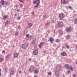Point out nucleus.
<instances>
[{"instance_id": "nucleus-51", "label": "nucleus", "mask_w": 77, "mask_h": 77, "mask_svg": "<svg viewBox=\"0 0 77 77\" xmlns=\"http://www.w3.org/2000/svg\"><path fill=\"white\" fill-rule=\"evenodd\" d=\"M18 28L19 29H20V28H21V27H20V26H18Z\"/></svg>"}, {"instance_id": "nucleus-29", "label": "nucleus", "mask_w": 77, "mask_h": 77, "mask_svg": "<svg viewBox=\"0 0 77 77\" xmlns=\"http://www.w3.org/2000/svg\"><path fill=\"white\" fill-rule=\"evenodd\" d=\"M48 75H51V72H49L48 73Z\"/></svg>"}, {"instance_id": "nucleus-46", "label": "nucleus", "mask_w": 77, "mask_h": 77, "mask_svg": "<svg viewBox=\"0 0 77 77\" xmlns=\"http://www.w3.org/2000/svg\"><path fill=\"white\" fill-rule=\"evenodd\" d=\"M70 72V71H69V70H68L67 71V73H69Z\"/></svg>"}, {"instance_id": "nucleus-15", "label": "nucleus", "mask_w": 77, "mask_h": 77, "mask_svg": "<svg viewBox=\"0 0 77 77\" xmlns=\"http://www.w3.org/2000/svg\"><path fill=\"white\" fill-rule=\"evenodd\" d=\"M18 56V53H15L14 54V58H16Z\"/></svg>"}, {"instance_id": "nucleus-28", "label": "nucleus", "mask_w": 77, "mask_h": 77, "mask_svg": "<svg viewBox=\"0 0 77 77\" xmlns=\"http://www.w3.org/2000/svg\"><path fill=\"white\" fill-rule=\"evenodd\" d=\"M3 60V59L1 58H0V62H2V61Z\"/></svg>"}, {"instance_id": "nucleus-7", "label": "nucleus", "mask_w": 77, "mask_h": 77, "mask_svg": "<svg viewBox=\"0 0 77 77\" xmlns=\"http://www.w3.org/2000/svg\"><path fill=\"white\" fill-rule=\"evenodd\" d=\"M56 71H60V66H57L56 68Z\"/></svg>"}, {"instance_id": "nucleus-21", "label": "nucleus", "mask_w": 77, "mask_h": 77, "mask_svg": "<svg viewBox=\"0 0 77 77\" xmlns=\"http://www.w3.org/2000/svg\"><path fill=\"white\" fill-rule=\"evenodd\" d=\"M37 1H38V2H39V1H40L39 0H35L33 2V4H34V5H35V4H36V3H37Z\"/></svg>"}, {"instance_id": "nucleus-14", "label": "nucleus", "mask_w": 77, "mask_h": 77, "mask_svg": "<svg viewBox=\"0 0 77 77\" xmlns=\"http://www.w3.org/2000/svg\"><path fill=\"white\" fill-rule=\"evenodd\" d=\"M55 74L56 76H59V72H58V71H57L55 72Z\"/></svg>"}, {"instance_id": "nucleus-45", "label": "nucleus", "mask_w": 77, "mask_h": 77, "mask_svg": "<svg viewBox=\"0 0 77 77\" xmlns=\"http://www.w3.org/2000/svg\"><path fill=\"white\" fill-rule=\"evenodd\" d=\"M9 55H7V58H9Z\"/></svg>"}, {"instance_id": "nucleus-32", "label": "nucleus", "mask_w": 77, "mask_h": 77, "mask_svg": "<svg viewBox=\"0 0 77 77\" xmlns=\"http://www.w3.org/2000/svg\"><path fill=\"white\" fill-rule=\"evenodd\" d=\"M17 20H20L21 19V17H20V16H19L18 17H17Z\"/></svg>"}, {"instance_id": "nucleus-3", "label": "nucleus", "mask_w": 77, "mask_h": 77, "mask_svg": "<svg viewBox=\"0 0 77 77\" xmlns=\"http://www.w3.org/2000/svg\"><path fill=\"white\" fill-rule=\"evenodd\" d=\"M28 47V44L26 43H24L22 45V48L23 49H26Z\"/></svg>"}, {"instance_id": "nucleus-61", "label": "nucleus", "mask_w": 77, "mask_h": 77, "mask_svg": "<svg viewBox=\"0 0 77 77\" xmlns=\"http://www.w3.org/2000/svg\"><path fill=\"white\" fill-rule=\"evenodd\" d=\"M5 71H6V69H5Z\"/></svg>"}, {"instance_id": "nucleus-60", "label": "nucleus", "mask_w": 77, "mask_h": 77, "mask_svg": "<svg viewBox=\"0 0 77 77\" xmlns=\"http://www.w3.org/2000/svg\"><path fill=\"white\" fill-rule=\"evenodd\" d=\"M62 48H63V47H62Z\"/></svg>"}, {"instance_id": "nucleus-11", "label": "nucleus", "mask_w": 77, "mask_h": 77, "mask_svg": "<svg viewBox=\"0 0 77 77\" xmlns=\"http://www.w3.org/2000/svg\"><path fill=\"white\" fill-rule=\"evenodd\" d=\"M59 35L60 36H62L63 35V31L62 30H59Z\"/></svg>"}, {"instance_id": "nucleus-55", "label": "nucleus", "mask_w": 77, "mask_h": 77, "mask_svg": "<svg viewBox=\"0 0 77 77\" xmlns=\"http://www.w3.org/2000/svg\"><path fill=\"white\" fill-rule=\"evenodd\" d=\"M14 16H17V14H14Z\"/></svg>"}, {"instance_id": "nucleus-34", "label": "nucleus", "mask_w": 77, "mask_h": 77, "mask_svg": "<svg viewBox=\"0 0 77 77\" xmlns=\"http://www.w3.org/2000/svg\"><path fill=\"white\" fill-rule=\"evenodd\" d=\"M26 38H29V34H27L26 35Z\"/></svg>"}, {"instance_id": "nucleus-47", "label": "nucleus", "mask_w": 77, "mask_h": 77, "mask_svg": "<svg viewBox=\"0 0 77 77\" xmlns=\"http://www.w3.org/2000/svg\"><path fill=\"white\" fill-rule=\"evenodd\" d=\"M32 14V15H34V12H32L31 13Z\"/></svg>"}, {"instance_id": "nucleus-36", "label": "nucleus", "mask_w": 77, "mask_h": 77, "mask_svg": "<svg viewBox=\"0 0 77 77\" xmlns=\"http://www.w3.org/2000/svg\"><path fill=\"white\" fill-rule=\"evenodd\" d=\"M34 48H37V45L35 44L34 46Z\"/></svg>"}, {"instance_id": "nucleus-44", "label": "nucleus", "mask_w": 77, "mask_h": 77, "mask_svg": "<svg viewBox=\"0 0 77 77\" xmlns=\"http://www.w3.org/2000/svg\"><path fill=\"white\" fill-rule=\"evenodd\" d=\"M46 17V15H44L43 16V18H44L45 17Z\"/></svg>"}, {"instance_id": "nucleus-19", "label": "nucleus", "mask_w": 77, "mask_h": 77, "mask_svg": "<svg viewBox=\"0 0 77 77\" xmlns=\"http://www.w3.org/2000/svg\"><path fill=\"white\" fill-rule=\"evenodd\" d=\"M32 23H30L28 24V26L29 28H30V27H32Z\"/></svg>"}, {"instance_id": "nucleus-37", "label": "nucleus", "mask_w": 77, "mask_h": 77, "mask_svg": "<svg viewBox=\"0 0 77 77\" xmlns=\"http://www.w3.org/2000/svg\"><path fill=\"white\" fill-rule=\"evenodd\" d=\"M8 2H6L5 3V5H8Z\"/></svg>"}, {"instance_id": "nucleus-49", "label": "nucleus", "mask_w": 77, "mask_h": 77, "mask_svg": "<svg viewBox=\"0 0 77 77\" xmlns=\"http://www.w3.org/2000/svg\"><path fill=\"white\" fill-rule=\"evenodd\" d=\"M19 74H21V71H20L19 72Z\"/></svg>"}, {"instance_id": "nucleus-1", "label": "nucleus", "mask_w": 77, "mask_h": 77, "mask_svg": "<svg viewBox=\"0 0 77 77\" xmlns=\"http://www.w3.org/2000/svg\"><path fill=\"white\" fill-rule=\"evenodd\" d=\"M34 68H35V66L33 65H31L29 69V71L30 72H32L34 70Z\"/></svg>"}, {"instance_id": "nucleus-23", "label": "nucleus", "mask_w": 77, "mask_h": 77, "mask_svg": "<svg viewBox=\"0 0 77 77\" xmlns=\"http://www.w3.org/2000/svg\"><path fill=\"white\" fill-rule=\"evenodd\" d=\"M36 38H34L32 42V44H34V43L35 42V41H36Z\"/></svg>"}, {"instance_id": "nucleus-18", "label": "nucleus", "mask_w": 77, "mask_h": 77, "mask_svg": "<svg viewBox=\"0 0 77 77\" xmlns=\"http://www.w3.org/2000/svg\"><path fill=\"white\" fill-rule=\"evenodd\" d=\"M66 52H63L61 54V56H65V55H66Z\"/></svg>"}, {"instance_id": "nucleus-43", "label": "nucleus", "mask_w": 77, "mask_h": 77, "mask_svg": "<svg viewBox=\"0 0 77 77\" xmlns=\"http://www.w3.org/2000/svg\"><path fill=\"white\" fill-rule=\"evenodd\" d=\"M39 47L40 48H42L41 46L40 45L39 46Z\"/></svg>"}, {"instance_id": "nucleus-5", "label": "nucleus", "mask_w": 77, "mask_h": 77, "mask_svg": "<svg viewBox=\"0 0 77 77\" xmlns=\"http://www.w3.org/2000/svg\"><path fill=\"white\" fill-rule=\"evenodd\" d=\"M65 17V15L63 14H60L59 15V18H60V20H63V18Z\"/></svg>"}, {"instance_id": "nucleus-25", "label": "nucleus", "mask_w": 77, "mask_h": 77, "mask_svg": "<svg viewBox=\"0 0 77 77\" xmlns=\"http://www.w3.org/2000/svg\"><path fill=\"white\" fill-rule=\"evenodd\" d=\"M74 23L75 24H77V19L74 20Z\"/></svg>"}, {"instance_id": "nucleus-33", "label": "nucleus", "mask_w": 77, "mask_h": 77, "mask_svg": "<svg viewBox=\"0 0 77 77\" xmlns=\"http://www.w3.org/2000/svg\"><path fill=\"white\" fill-rule=\"evenodd\" d=\"M8 21H7L6 22H5V25H7V24H8Z\"/></svg>"}, {"instance_id": "nucleus-41", "label": "nucleus", "mask_w": 77, "mask_h": 77, "mask_svg": "<svg viewBox=\"0 0 77 77\" xmlns=\"http://www.w3.org/2000/svg\"><path fill=\"white\" fill-rule=\"evenodd\" d=\"M2 53H5V51L3 50L2 51Z\"/></svg>"}, {"instance_id": "nucleus-58", "label": "nucleus", "mask_w": 77, "mask_h": 77, "mask_svg": "<svg viewBox=\"0 0 77 77\" xmlns=\"http://www.w3.org/2000/svg\"><path fill=\"white\" fill-rule=\"evenodd\" d=\"M0 7H1V4H0Z\"/></svg>"}, {"instance_id": "nucleus-35", "label": "nucleus", "mask_w": 77, "mask_h": 77, "mask_svg": "<svg viewBox=\"0 0 77 77\" xmlns=\"http://www.w3.org/2000/svg\"><path fill=\"white\" fill-rule=\"evenodd\" d=\"M15 35L16 36H18V32H17L15 33Z\"/></svg>"}, {"instance_id": "nucleus-59", "label": "nucleus", "mask_w": 77, "mask_h": 77, "mask_svg": "<svg viewBox=\"0 0 77 77\" xmlns=\"http://www.w3.org/2000/svg\"><path fill=\"white\" fill-rule=\"evenodd\" d=\"M42 39L43 40H44V38H43Z\"/></svg>"}, {"instance_id": "nucleus-12", "label": "nucleus", "mask_w": 77, "mask_h": 77, "mask_svg": "<svg viewBox=\"0 0 77 77\" xmlns=\"http://www.w3.org/2000/svg\"><path fill=\"white\" fill-rule=\"evenodd\" d=\"M34 73L35 74H38L39 73V69H36L34 71Z\"/></svg>"}, {"instance_id": "nucleus-27", "label": "nucleus", "mask_w": 77, "mask_h": 77, "mask_svg": "<svg viewBox=\"0 0 77 77\" xmlns=\"http://www.w3.org/2000/svg\"><path fill=\"white\" fill-rule=\"evenodd\" d=\"M66 39H69V35H68L66 36Z\"/></svg>"}, {"instance_id": "nucleus-31", "label": "nucleus", "mask_w": 77, "mask_h": 77, "mask_svg": "<svg viewBox=\"0 0 77 77\" xmlns=\"http://www.w3.org/2000/svg\"><path fill=\"white\" fill-rule=\"evenodd\" d=\"M68 8H70V9H71V10H72V7L70 6H69Z\"/></svg>"}, {"instance_id": "nucleus-17", "label": "nucleus", "mask_w": 77, "mask_h": 77, "mask_svg": "<svg viewBox=\"0 0 77 77\" xmlns=\"http://www.w3.org/2000/svg\"><path fill=\"white\" fill-rule=\"evenodd\" d=\"M0 3H1V5H4V4H5V1H4V0H2L1 1Z\"/></svg>"}, {"instance_id": "nucleus-9", "label": "nucleus", "mask_w": 77, "mask_h": 77, "mask_svg": "<svg viewBox=\"0 0 77 77\" xmlns=\"http://www.w3.org/2000/svg\"><path fill=\"white\" fill-rule=\"evenodd\" d=\"M49 40L51 43L53 44V42H54V38H49Z\"/></svg>"}, {"instance_id": "nucleus-20", "label": "nucleus", "mask_w": 77, "mask_h": 77, "mask_svg": "<svg viewBox=\"0 0 77 77\" xmlns=\"http://www.w3.org/2000/svg\"><path fill=\"white\" fill-rule=\"evenodd\" d=\"M10 74L11 75H14V71H11L10 72Z\"/></svg>"}, {"instance_id": "nucleus-22", "label": "nucleus", "mask_w": 77, "mask_h": 77, "mask_svg": "<svg viewBox=\"0 0 77 77\" xmlns=\"http://www.w3.org/2000/svg\"><path fill=\"white\" fill-rule=\"evenodd\" d=\"M28 32V31L27 30H25L24 32V35H26Z\"/></svg>"}, {"instance_id": "nucleus-50", "label": "nucleus", "mask_w": 77, "mask_h": 77, "mask_svg": "<svg viewBox=\"0 0 77 77\" xmlns=\"http://www.w3.org/2000/svg\"><path fill=\"white\" fill-rule=\"evenodd\" d=\"M51 22L52 23H54V20H52Z\"/></svg>"}, {"instance_id": "nucleus-57", "label": "nucleus", "mask_w": 77, "mask_h": 77, "mask_svg": "<svg viewBox=\"0 0 77 77\" xmlns=\"http://www.w3.org/2000/svg\"><path fill=\"white\" fill-rule=\"evenodd\" d=\"M76 65H77V62H76Z\"/></svg>"}, {"instance_id": "nucleus-62", "label": "nucleus", "mask_w": 77, "mask_h": 77, "mask_svg": "<svg viewBox=\"0 0 77 77\" xmlns=\"http://www.w3.org/2000/svg\"><path fill=\"white\" fill-rule=\"evenodd\" d=\"M44 53H45V52L44 51H43Z\"/></svg>"}, {"instance_id": "nucleus-39", "label": "nucleus", "mask_w": 77, "mask_h": 77, "mask_svg": "<svg viewBox=\"0 0 77 77\" xmlns=\"http://www.w3.org/2000/svg\"><path fill=\"white\" fill-rule=\"evenodd\" d=\"M56 42H59V39H57L56 40Z\"/></svg>"}, {"instance_id": "nucleus-24", "label": "nucleus", "mask_w": 77, "mask_h": 77, "mask_svg": "<svg viewBox=\"0 0 77 77\" xmlns=\"http://www.w3.org/2000/svg\"><path fill=\"white\" fill-rule=\"evenodd\" d=\"M65 47H66L68 49L69 48V45H66V44H65Z\"/></svg>"}, {"instance_id": "nucleus-48", "label": "nucleus", "mask_w": 77, "mask_h": 77, "mask_svg": "<svg viewBox=\"0 0 77 77\" xmlns=\"http://www.w3.org/2000/svg\"><path fill=\"white\" fill-rule=\"evenodd\" d=\"M21 6H22V7H23V4H21Z\"/></svg>"}, {"instance_id": "nucleus-53", "label": "nucleus", "mask_w": 77, "mask_h": 77, "mask_svg": "<svg viewBox=\"0 0 77 77\" xmlns=\"http://www.w3.org/2000/svg\"><path fill=\"white\" fill-rule=\"evenodd\" d=\"M34 77H37V76L36 75H35L34 76Z\"/></svg>"}, {"instance_id": "nucleus-4", "label": "nucleus", "mask_w": 77, "mask_h": 77, "mask_svg": "<svg viewBox=\"0 0 77 77\" xmlns=\"http://www.w3.org/2000/svg\"><path fill=\"white\" fill-rule=\"evenodd\" d=\"M69 2V1L68 0H61V1L62 4H64L65 5L68 4Z\"/></svg>"}, {"instance_id": "nucleus-10", "label": "nucleus", "mask_w": 77, "mask_h": 77, "mask_svg": "<svg viewBox=\"0 0 77 77\" xmlns=\"http://www.w3.org/2000/svg\"><path fill=\"white\" fill-rule=\"evenodd\" d=\"M40 3V1H38V2L36 4V5L34 6V8H38L39 6V4Z\"/></svg>"}, {"instance_id": "nucleus-54", "label": "nucleus", "mask_w": 77, "mask_h": 77, "mask_svg": "<svg viewBox=\"0 0 77 77\" xmlns=\"http://www.w3.org/2000/svg\"><path fill=\"white\" fill-rule=\"evenodd\" d=\"M65 75H63V77H65Z\"/></svg>"}, {"instance_id": "nucleus-8", "label": "nucleus", "mask_w": 77, "mask_h": 77, "mask_svg": "<svg viewBox=\"0 0 77 77\" xmlns=\"http://www.w3.org/2000/svg\"><path fill=\"white\" fill-rule=\"evenodd\" d=\"M58 26L59 27H62L63 26V23L62 22H60L58 23Z\"/></svg>"}, {"instance_id": "nucleus-40", "label": "nucleus", "mask_w": 77, "mask_h": 77, "mask_svg": "<svg viewBox=\"0 0 77 77\" xmlns=\"http://www.w3.org/2000/svg\"><path fill=\"white\" fill-rule=\"evenodd\" d=\"M32 60V58H30L29 59V61H30V62H31V61Z\"/></svg>"}, {"instance_id": "nucleus-26", "label": "nucleus", "mask_w": 77, "mask_h": 77, "mask_svg": "<svg viewBox=\"0 0 77 77\" xmlns=\"http://www.w3.org/2000/svg\"><path fill=\"white\" fill-rule=\"evenodd\" d=\"M44 44V42H42V43H41L39 45H41V46H42V45H43V44Z\"/></svg>"}, {"instance_id": "nucleus-30", "label": "nucleus", "mask_w": 77, "mask_h": 77, "mask_svg": "<svg viewBox=\"0 0 77 77\" xmlns=\"http://www.w3.org/2000/svg\"><path fill=\"white\" fill-rule=\"evenodd\" d=\"M19 2H20V3H23L24 1H23V0H19Z\"/></svg>"}, {"instance_id": "nucleus-13", "label": "nucleus", "mask_w": 77, "mask_h": 77, "mask_svg": "<svg viewBox=\"0 0 77 77\" xmlns=\"http://www.w3.org/2000/svg\"><path fill=\"white\" fill-rule=\"evenodd\" d=\"M66 31L67 32H71V29L69 27H67L66 29Z\"/></svg>"}, {"instance_id": "nucleus-52", "label": "nucleus", "mask_w": 77, "mask_h": 77, "mask_svg": "<svg viewBox=\"0 0 77 77\" xmlns=\"http://www.w3.org/2000/svg\"><path fill=\"white\" fill-rule=\"evenodd\" d=\"M2 75V74L1 73V72H0V77Z\"/></svg>"}, {"instance_id": "nucleus-56", "label": "nucleus", "mask_w": 77, "mask_h": 77, "mask_svg": "<svg viewBox=\"0 0 77 77\" xmlns=\"http://www.w3.org/2000/svg\"><path fill=\"white\" fill-rule=\"evenodd\" d=\"M46 24H47L48 25V24H49V23H46Z\"/></svg>"}, {"instance_id": "nucleus-63", "label": "nucleus", "mask_w": 77, "mask_h": 77, "mask_svg": "<svg viewBox=\"0 0 77 77\" xmlns=\"http://www.w3.org/2000/svg\"><path fill=\"white\" fill-rule=\"evenodd\" d=\"M54 33H55V31L54 32Z\"/></svg>"}, {"instance_id": "nucleus-6", "label": "nucleus", "mask_w": 77, "mask_h": 77, "mask_svg": "<svg viewBox=\"0 0 77 77\" xmlns=\"http://www.w3.org/2000/svg\"><path fill=\"white\" fill-rule=\"evenodd\" d=\"M33 54L34 55H37L38 54V51L36 49L33 51Z\"/></svg>"}, {"instance_id": "nucleus-42", "label": "nucleus", "mask_w": 77, "mask_h": 77, "mask_svg": "<svg viewBox=\"0 0 77 77\" xmlns=\"http://www.w3.org/2000/svg\"><path fill=\"white\" fill-rule=\"evenodd\" d=\"M73 77H76V75H75V74H74L73 75Z\"/></svg>"}, {"instance_id": "nucleus-2", "label": "nucleus", "mask_w": 77, "mask_h": 77, "mask_svg": "<svg viewBox=\"0 0 77 77\" xmlns=\"http://www.w3.org/2000/svg\"><path fill=\"white\" fill-rule=\"evenodd\" d=\"M65 67L67 69H70V70H71L72 71H73V69H72V68L70 66H69V65L68 64H66L65 65Z\"/></svg>"}, {"instance_id": "nucleus-38", "label": "nucleus", "mask_w": 77, "mask_h": 77, "mask_svg": "<svg viewBox=\"0 0 77 77\" xmlns=\"http://www.w3.org/2000/svg\"><path fill=\"white\" fill-rule=\"evenodd\" d=\"M16 11L17 12H20V11H21L20 10H19V9H17L16 10Z\"/></svg>"}, {"instance_id": "nucleus-16", "label": "nucleus", "mask_w": 77, "mask_h": 77, "mask_svg": "<svg viewBox=\"0 0 77 77\" xmlns=\"http://www.w3.org/2000/svg\"><path fill=\"white\" fill-rule=\"evenodd\" d=\"M8 15H5V16L3 17V19L4 20H6L7 18H8Z\"/></svg>"}]
</instances>
